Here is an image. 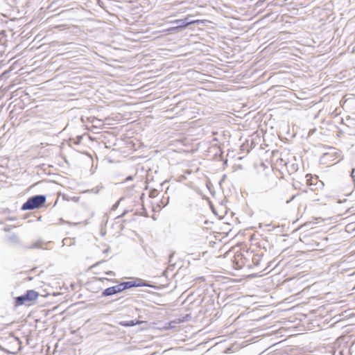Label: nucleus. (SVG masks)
<instances>
[{"mask_svg":"<svg viewBox=\"0 0 355 355\" xmlns=\"http://www.w3.org/2000/svg\"><path fill=\"white\" fill-rule=\"evenodd\" d=\"M249 253L244 251H238L235 252L232 259V267L236 270L241 269L245 266H250Z\"/></svg>","mask_w":355,"mask_h":355,"instance_id":"nucleus-2","label":"nucleus"},{"mask_svg":"<svg viewBox=\"0 0 355 355\" xmlns=\"http://www.w3.org/2000/svg\"><path fill=\"white\" fill-rule=\"evenodd\" d=\"M46 202V197L44 196H35L31 198H29L27 201L22 205L21 209L25 210H32L34 209L39 208L42 207L44 202Z\"/></svg>","mask_w":355,"mask_h":355,"instance_id":"nucleus-3","label":"nucleus"},{"mask_svg":"<svg viewBox=\"0 0 355 355\" xmlns=\"http://www.w3.org/2000/svg\"><path fill=\"white\" fill-rule=\"evenodd\" d=\"M107 275H111L112 274V271H107L105 272Z\"/></svg>","mask_w":355,"mask_h":355,"instance_id":"nucleus-12","label":"nucleus"},{"mask_svg":"<svg viewBox=\"0 0 355 355\" xmlns=\"http://www.w3.org/2000/svg\"><path fill=\"white\" fill-rule=\"evenodd\" d=\"M312 179H313L312 175L307 174L306 175V184L307 185H311L312 184Z\"/></svg>","mask_w":355,"mask_h":355,"instance_id":"nucleus-10","label":"nucleus"},{"mask_svg":"<svg viewBox=\"0 0 355 355\" xmlns=\"http://www.w3.org/2000/svg\"><path fill=\"white\" fill-rule=\"evenodd\" d=\"M187 18L188 17H186L184 19H175V20H174L173 21V23H174V24H178L179 22H183V24L182 25L178 26L170 27V28L164 30V32L170 33H173V32L178 30L179 28H186L187 26H189L190 24H205L207 21H208L206 19H196V20H193V21H189V22H184V21L187 20Z\"/></svg>","mask_w":355,"mask_h":355,"instance_id":"nucleus-4","label":"nucleus"},{"mask_svg":"<svg viewBox=\"0 0 355 355\" xmlns=\"http://www.w3.org/2000/svg\"><path fill=\"white\" fill-rule=\"evenodd\" d=\"M182 321H183V320H178V322H175V321H171V322H170L168 323V326L165 327V329H170V328L173 327V326L172 325L173 323H180V322H182Z\"/></svg>","mask_w":355,"mask_h":355,"instance_id":"nucleus-11","label":"nucleus"},{"mask_svg":"<svg viewBox=\"0 0 355 355\" xmlns=\"http://www.w3.org/2000/svg\"><path fill=\"white\" fill-rule=\"evenodd\" d=\"M323 160L327 164L334 165L340 160V155L336 151L327 152L324 154Z\"/></svg>","mask_w":355,"mask_h":355,"instance_id":"nucleus-5","label":"nucleus"},{"mask_svg":"<svg viewBox=\"0 0 355 355\" xmlns=\"http://www.w3.org/2000/svg\"><path fill=\"white\" fill-rule=\"evenodd\" d=\"M143 322L140 320H130V321H122L119 322V324L123 327H132L136 324H140Z\"/></svg>","mask_w":355,"mask_h":355,"instance_id":"nucleus-7","label":"nucleus"},{"mask_svg":"<svg viewBox=\"0 0 355 355\" xmlns=\"http://www.w3.org/2000/svg\"><path fill=\"white\" fill-rule=\"evenodd\" d=\"M119 292H121L120 288L119 287V285H116V286L109 287V288H106L103 291V294L105 296H108V295H114V294L119 293Z\"/></svg>","mask_w":355,"mask_h":355,"instance_id":"nucleus-6","label":"nucleus"},{"mask_svg":"<svg viewBox=\"0 0 355 355\" xmlns=\"http://www.w3.org/2000/svg\"><path fill=\"white\" fill-rule=\"evenodd\" d=\"M119 285V287L120 288V291L121 292L123 290H125L127 288H130L132 286H135L134 284H132V282H123V283H121Z\"/></svg>","mask_w":355,"mask_h":355,"instance_id":"nucleus-8","label":"nucleus"},{"mask_svg":"<svg viewBox=\"0 0 355 355\" xmlns=\"http://www.w3.org/2000/svg\"><path fill=\"white\" fill-rule=\"evenodd\" d=\"M132 180V177H130H130H128V178H126V180Z\"/></svg>","mask_w":355,"mask_h":355,"instance_id":"nucleus-13","label":"nucleus"},{"mask_svg":"<svg viewBox=\"0 0 355 355\" xmlns=\"http://www.w3.org/2000/svg\"><path fill=\"white\" fill-rule=\"evenodd\" d=\"M39 295L38 292L34 290H28L24 295L17 297L15 299V306H30L37 300Z\"/></svg>","mask_w":355,"mask_h":355,"instance_id":"nucleus-1","label":"nucleus"},{"mask_svg":"<svg viewBox=\"0 0 355 355\" xmlns=\"http://www.w3.org/2000/svg\"><path fill=\"white\" fill-rule=\"evenodd\" d=\"M214 237L212 235H210L209 237H207L209 246L212 248H214L217 244V243L215 241L216 239L214 240Z\"/></svg>","mask_w":355,"mask_h":355,"instance_id":"nucleus-9","label":"nucleus"}]
</instances>
